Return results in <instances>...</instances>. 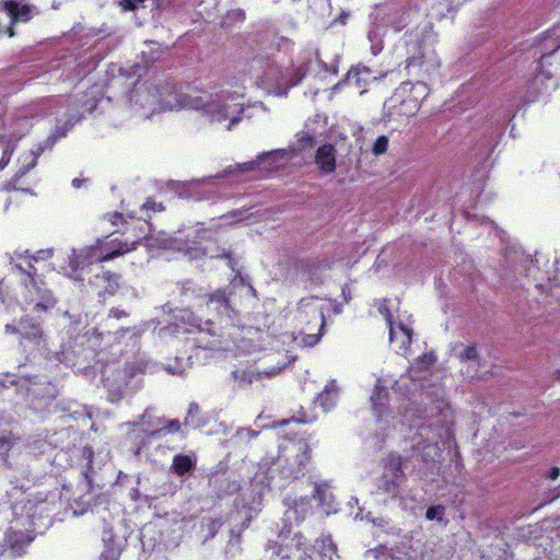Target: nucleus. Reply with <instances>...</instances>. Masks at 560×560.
<instances>
[{"label": "nucleus", "instance_id": "obj_30", "mask_svg": "<svg viewBox=\"0 0 560 560\" xmlns=\"http://www.w3.org/2000/svg\"><path fill=\"white\" fill-rule=\"evenodd\" d=\"M180 428H182V425H180L179 420L173 419V420L167 421V423L165 425H163L162 428L152 432V434L154 435V434L174 433V432H178L180 430Z\"/></svg>", "mask_w": 560, "mask_h": 560}, {"label": "nucleus", "instance_id": "obj_6", "mask_svg": "<svg viewBox=\"0 0 560 560\" xmlns=\"http://www.w3.org/2000/svg\"><path fill=\"white\" fill-rule=\"evenodd\" d=\"M252 68L262 69V73L257 75L259 84L268 90H280L284 84V73L273 60L269 58H254Z\"/></svg>", "mask_w": 560, "mask_h": 560}, {"label": "nucleus", "instance_id": "obj_47", "mask_svg": "<svg viewBox=\"0 0 560 560\" xmlns=\"http://www.w3.org/2000/svg\"><path fill=\"white\" fill-rule=\"evenodd\" d=\"M250 520H252V517L249 516V517L246 518V521L243 522L242 529H244V528H246L248 526V524L250 523Z\"/></svg>", "mask_w": 560, "mask_h": 560}, {"label": "nucleus", "instance_id": "obj_33", "mask_svg": "<svg viewBox=\"0 0 560 560\" xmlns=\"http://www.w3.org/2000/svg\"><path fill=\"white\" fill-rule=\"evenodd\" d=\"M410 23V12L407 9H402V13L398 21L393 22V27L396 31H401Z\"/></svg>", "mask_w": 560, "mask_h": 560}, {"label": "nucleus", "instance_id": "obj_41", "mask_svg": "<svg viewBox=\"0 0 560 560\" xmlns=\"http://www.w3.org/2000/svg\"><path fill=\"white\" fill-rule=\"evenodd\" d=\"M559 475H560V469L558 467H552L548 471V478H550L551 480H556L559 477Z\"/></svg>", "mask_w": 560, "mask_h": 560}, {"label": "nucleus", "instance_id": "obj_26", "mask_svg": "<svg viewBox=\"0 0 560 560\" xmlns=\"http://www.w3.org/2000/svg\"><path fill=\"white\" fill-rule=\"evenodd\" d=\"M14 151H15V143L12 141H9L2 150V155L0 159V171L4 170L9 165Z\"/></svg>", "mask_w": 560, "mask_h": 560}, {"label": "nucleus", "instance_id": "obj_52", "mask_svg": "<svg viewBox=\"0 0 560 560\" xmlns=\"http://www.w3.org/2000/svg\"><path fill=\"white\" fill-rule=\"evenodd\" d=\"M558 378H560V373H559V376H558Z\"/></svg>", "mask_w": 560, "mask_h": 560}, {"label": "nucleus", "instance_id": "obj_10", "mask_svg": "<svg viewBox=\"0 0 560 560\" xmlns=\"http://www.w3.org/2000/svg\"><path fill=\"white\" fill-rule=\"evenodd\" d=\"M299 314L303 317H311L313 326L317 328V332H305L301 338L303 346L314 347L320 340L325 328V313L322 307L315 304H306L299 307Z\"/></svg>", "mask_w": 560, "mask_h": 560}, {"label": "nucleus", "instance_id": "obj_18", "mask_svg": "<svg viewBox=\"0 0 560 560\" xmlns=\"http://www.w3.org/2000/svg\"><path fill=\"white\" fill-rule=\"evenodd\" d=\"M389 301L384 299L380 305H378V312L380 314L385 318L386 320V324H387V327H388V336H389V341L390 342H394V339L396 338L397 336V331H396V328H395V323L393 322V314L390 312V308H389Z\"/></svg>", "mask_w": 560, "mask_h": 560}, {"label": "nucleus", "instance_id": "obj_38", "mask_svg": "<svg viewBox=\"0 0 560 560\" xmlns=\"http://www.w3.org/2000/svg\"><path fill=\"white\" fill-rule=\"evenodd\" d=\"M360 73H361V70L358 69V68H352L351 70L348 71L347 73V80L349 82H352L354 81L355 83H359L360 81Z\"/></svg>", "mask_w": 560, "mask_h": 560}, {"label": "nucleus", "instance_id": "obj_48", "mask_svg": "<svg viewBox=\"0 0 560 560\" xmlns=\"http://www.w3.org/2000/svg\"><path fill=\"white\" fill-rule=\"evenodd\" d=\"M163 103H164L166 106L171 107V108H172V107H174V105L172 104V102H171V101L165 100V101H163Z\"/></svg>", "mask_w": 560, "mask_h": 560}, {"label": "nucleus", "instance_id": "obj_17", "mask_svg": "<svg viewBox=\"0 0 560 560\" xmlns=\"http://www.w3.org/2000/svg\"><path fill=\"white\" fill-rule=\"evenodd\" d=\"M35 289L39 294V300L35 303L33 311L40 313L52 310L57 304V299L54 296L52 292L50 290H40L38 287Z\"/></svg>", "mask_w": 560, "mask_h": 560}, {"label": "nucleus", "instance_id": "obj_3", "mask_svg": "<svg viewBox=\"0 0 560 560\" xmlns=\"http://www.w3.org/2000/svg\"><path fill=\"white\" fill-rule=\"evenodd\" d=\"M382 471L375 478V493L385 497L387 500L401 498L407 476L402 468V457L396 452L388 453L381 463Z\"/></svg>", "mask_w": 560, "mask_h": 560}, {"label": "nucleus", "instance_id": "obj_51", "mask_svg": "<svg viewBox=\"0 0 560 560\" xmlns=\"http://www.w3.org/2000/svg\"><path fill=\"white\" fill-rule=\"evenodd\" d=\"M362 71H363V72H365V73H368V72H369V70H368L366 68H363V70H362Z\"/></svg>", "mask_w": 560, "mask_h": 560}, {"label": "nucleus", "instance_id": "obj_35", "mask_svg": "<svg viewBox=\"0 0 560 560\" xmlns=\"http://www.w3.org/2000/svg\"><path fill=\"white\" fill-rule=\"evenodd\" d=\"M313 418L312 417H308V416H303V417H292L291 419H285V420H282L280 422L281 425H285L288 423H290L291 421H294L296 423H303V424H306V423H311L313 422Z\"/></svg>", "mask_w": 560, "mask_h": 560}, {"label": "nucleus", "instance_id": "obj_25", "mask_svg": "<svg viewBox=\"0 0 560 560\" xmlns=\"http://www.w3.org/2000/svg\"><path fill=\"white\" fill-rule=\"evenodd\" d=\"M444 514H445V508L441 504L439 505H431L425 511V518L429 521L436 520L439 522H444Z\"/></svg>", "mask_w": 560, "mask_h": 560}, {"label": "nucleus", "instance_id": "obj_22", "mask_svg": "<svg viewBox=\"0 0 560 560\" xmlns=\"http://www.w3.org/2000/svg\"><path fill=\"white\" fill-rule=\"evenodd\" d=\"M395 328L397 331V336L394 339V342L398 341L400 349H407L412 341V329L404 325L402 323L395 325Z\"/></svg>", "mask_w": 560, "mask_h": 560}, {"label": "nucleus", "instance_id": "obj_5", "mask_svg": "<svg viewBox=\"0 0 560 560\" xmlns=\"http://www.w3.org/2000/svg\"><path fill=\"white\" fill-rule=\"evenodd\" d=\"M44 152V148L39 145L36 150H30L19 156V170L8 180H5L0 190L12 192L22 191L33 195L31 183H26L24 177L37 165L38 159Z\"/></svg>", "mask_w": 560, "mask_h": 560}, {"label": "nucleus", "instance_id": "obj_27", "mask_svg": "<svg viewBox=\"0 0 560 560\" xmlns=\"http://www.w3.org/2000/svg\"><path fill=\"white\" fill-rule=\"evenodd\" d=\"M272 152H264L257 155V159L255 161H249L244 164H242L241 171L242 172H250L254 171L259 164H261L267 158L271 156Z\"/></svg>", "mask_w": 560, "mask_h": 560}, {"label": "nucleus", "instance_id": "obj_21", "mask_svg": "<svg viewBox=\"0 0 560 560\" xmlns=\"http://www.w3.org/2000/svg\"><path fill=\"white\" fill-rule=\"evenodd\" d=\"M148 368V362L142 360H137L132 362H127L122 368V373L125 380H130L136 377L139 374H144Z\"/></svg>", "mask_w": 560, "mask_h": 560}, {"label": "nucleus", "instance_id": "obj_16", "mask_svg": "<svg viewBox=\"0 0 560 560\" xmlns=\"http://www.w3.org/2000/svg\"><path fill=\"white\" fill-rule=\"evenodd\" d=\"M196 467V460L192 459L189 455L186 454H176L173 457L172 462V470L179 477L185 476L186 474L194 470Z\"/></svg>", "mask_w": 560, "mask_h": 560}, {"label": "nucleus", "instance_id": "obj_43", "mask_svg": "<svg viewBox=\"0 0 560 560\" xmlns=\"http://www.w3.org/2000/svg\"><path fill=\"white\" fill-rule=\"evenodd\" d=\"M84 182H85V179L74 178V179H72V186L74 188H80Z\"/></svg>", "mask_w": 560, "mask_h": 560}, {"label": "nucleus", "instance_id": "obj_9", "mask_svg": "<svg viewBox=\"0 0 560 560\" xmlns=\"http://www.w3.org/2000/svg\"><path fill=\"white\" fill-rule=\"evenodd\" d=\"M230 295L231 292H228L225 289L214 291L208 296L206 304L200 307L199 312L212 317L213 322L221 316L232 317L234 310L230 303Z\"/></svg>", "mask_w": 560, "mask_h": 560}, {"label": "nucleus", "instance_id": "obj_12", "mask_svg": "<svg viewBox=\"0 0 560 560\" xmlns=\"http://www.w3.org/2000/svg\"><path fill=\"white\" fill-rule=\"evenodd\" d=\"M281 548H285L289 552L293 553L294 551H303L307 552L308 549V540L304 537L302 533H295L292 537L284 533L282 529L279 534Z\"/></svg>", "mask_w": 560, "mask_h": 560}, {"label": "nucleus", "instance_id": "obj_42", "mask_svg": "<svg viewBox=\"0 0 560 560\" xmlns=\"http://www.w3.org/2000/svg\"><path fill=\"white\" fill-rule=\"evenodd\" d=\"M5 332L8 334H20V325L16 327L14 325H5Z\"/></svg>", "mask_w": 560, "mask_h": 560}, {"label": "nucleus", "instance_id": "obj_40", "mask_svg": "<svg viewBox=\"0 0 560 560\" xmlns=\"http://www.w3.org/2000/svg\"><path fill=\"white\" fill-rule=\"evenodd\" d=\"M109 221L113 225H117V224L124 222V217L119 212H114V213L109 214Z\"/></svg>", "mask_w": 560, "mask_h": 560}, {"label": "nucleus", "instance_id": "obj_19", "mask_svg": "<svg viewBox=\"0 0 560 560\" xmlns=\"http://www.w3.org/2000/svg\"><path fill=\"white\" fill-rule=\"evenodd\" d=\"M175 105L179 107H191L196 109H205L207 107V102H205L201 97H191L186 94L177 95L175 93Z\"/></svg>", "mask_w": 560, "mask_h": 560}, {"label": "nucleus", "instance_id": "obj_28", "mask_svg": "<svg viewBox=\"0 0 560 560\" xmlns=\"http://www.w3.org/2000/svg\"><path fill=\"white\" fill-rule=\"evenodd\" d=\"M141 210L149 213L151 212H162L165 210V206L162 202H156L153 198H148L145 202L141 206ZM148 218L151 219V215L148 214Z\"/></svg>", "mask_w": 560, "mask_h": 560}, {"label": "nucleus", "instance_id": "obj_46", "mask_svg": "<svg viewBox=\"0 0 560 560\" xmlns=\"http://www.w3.org/2000/svg\"><path fill=\"white\" fill-rule=\"evenodd\" d=\"M278 372H279V370L272 369L270 372H265V373L267 374V376L271 377V376L277 375Z\"/></svg>", "mask_w": 560, "mask_h": 560}, {"label": "nucleus", "instance_id": "obj_14", "mask_svg": "<svg viewBox=\"0 0 560 560\" xmlns=\"http://www.w3.org/2000/svg\"><path fill=\"white\" fill-rule=\"evenodd\" d=\"M20 325V335L23 339L26 340H38L43 336V330L39 325L33 317L24 316L19 322Z\"/></svg>", "mask_w": 560, "mask_h": 560}, {"label": "nucleus", "instance_id": "obj_37", "mask_svg": "<svg viewBox=\"0 0 560 560\" xmlns=\"http://www.w3.org/2000/svg\"><path fill=\"white\" fill-rule=\"evenodd\" d=\"M435 361V355L433 353H423L418 358V362L423 364L425 368L432 365Z\"/></svg>", "mask_w": 560, "mask_h": 560}, {"label": "nucleus", "instance_id": "obj_36", "mask_svg": "<svg viewBox=\"0 0 560 560\" xmlns=\"http://www.w3.org/2000/svg\"><path fill=\"white\" fill-rule=\"evenodd\" d=\"M147 0H122L121 5L126 11H133L139 4L144 3Z\"/></svg>", "mask_w": 560, "mask_h": 560}, {"label": "nucleus", "instance_id": "obj_20", "mask_svg": "<svg viewBox=\"0 0 560 560\" xmlns=\"http://www.w3.org/2000/svg\"><path fill=\"white\" fill-rule=\"evenodd\" d=\"M24 264H16L14 267L21 273L27 276L30 278V282L34 288H37V270L34 267V262L31 258H27L25 255L22 256Z\"/></svg>", "mask_w": 560, "mask_h": 560}, {"label": "nucleus", "instance_id": "obj_2", "mask_svg": "<svg viewBox=\"0 0 560 560\" xmlns=\"http://www.w3.org/2000/svg\"><path fill=\"white\" fill-rule=\"evenodd\" d=\"M311 459L312 450L305 441L292 442L281 448L273 464L275 470L282 480L292 482L305 476Z\"/></svg>", "mask_w": 560, "mask_h": 560}, {"label": "nucleus", "instance_id": "obj_23", "mask_svg": "<svg viewBox=\"0 0 560 560\" xmlns=\"http://www.w3.org/2000/svg\"><path fill=\"white\" fill-rule=\"evenodd\" d=\"M122 549L119 545L109 541L105 545L104 550L101 553L102 560H119Z\"/></svg>", "mask_w": 560, "mask_h": 560}, {"label": "nucleus", "instance_id": "obj_24", "mask_svg": "<svg viewBox=\"0 0 560 560\" xmlns=\"http://www.w3.org/2000/svg\"><path fill=\"white\" fill-rule=\"evenodd\" d=\"M424 63V54L421 49V46H418V51L413 56H410L406 59L405 69L410 73L411 68H421Z\"/></svg>", "mask_w": 560, "mask_h": 560}, {"label": "nucleus", "instance_id": "obj_8", "mask_svg": "<svg viewBox=\"0 0 560 560\" xmlns=\"http://www.w3.org/2000/svg\"><path fill=\"white\" fill-rule=\"evenodd\" d=\"M90 291L102 302L114 296L119 289V275L102 269L89 279Z\"/></svg>", "mask_w": 560, "mask_h": 560}, {"label": "nucleus", "instance_id": "obj_29", "mask_svg": "<svg viewBox=\"0 0 560 560\" xmlns=\"http://www.w3.org/2000/svg\"><path fill=\"white\" fill-rule=\"evenodd\" d=\"M388 148V138L386 136H380L376 138L372 145V153L376 156L384 154Z\"/></svg>", "mask_w": 560, "mask_h": 560}, {"label": "nucleus", "instance_id": "obj_39", "mask_svg": "<svg viewBox=\"0 0 560 560\" xmlns=\"http://www.w3.org/2000/svg\"><path fill=\"white\" fill-rule=\"evenodd\" d=\"M109 317H114L116 319H121V318H125L128 316V313L124 310H119V308H116V307H113L110 311H109V314H108Z\"/></svg>", "mask_w": 560, "mask_h": 560}, {"label": "nucleus", "instance_id": "obj_11", "mask_svg": "<svg viewBox=\"0 0 560 560\" xmlns=\"http://www.w3.org/2000/svg\"><path fill=\"white\" fill-rule=\"evenodd\" d=\"M315 163L324 174H331L336 170V150L332 144L318 147L315 153Z\"/></svg>", "mask_w": 560, "mask_h": 560}, {"label": "nucleus", "instance_id": "obj_13", "mask_svg": "<svg viewBox=\"0 0 560 560\" xmlns=\"http://www.w3.org/2000/svg\"><path fill=\"white\" fill-rule=\"evenodd\" d=\"M187 324L198 330H206L210 335H214L213 318L206 316L205 313L195 314L190 311H185L182 317Z\"/></svg>", "mask_w": 560, "mask_h": 560}, {"label": "nucleus", "instance_id": "obj_1", "mask_svg": "<svg viewBox=\"0 0 560 560\" xmlns=\"http://www.w3.org/2000/svg\"><path fill=\"white\" fill-rule=\"evenodd\" d=\"M558 88H560V45L542 54L536 61L534 75L525 85L522 102L524 105L547 102Z\"/></svg>", "mask_w": 560, "mask_h": 560}, {"label": "nucleus", "instance_id": "obj_31", "mask_svg": "<svg viewBox=\"0 0 560 560\" xmlns=\"http://www.w3.org/2000/svg\"><path fill=\"white\" fill-rule=\"evenodd\" d=\"M316 138L310 133H303L298 138V147L300 150H307L314 148Z\"/></svg>", "mask_w": 560, "mask_h": 560}, {"label": "nucleus", "instance_id": "obj_44", "mask_svg": "<svg viewBox=\"0 0 560 560\" xmlns=\"http://www.w3.org/2000/svg\"><path fill=\"white\" fill-rule=\"evenodd\" d=\"M329 395H330V392L327 388H325V390L319 396V398L322 400V405H325V401Z\"/></svg>", "mask_w": 560, "mask_h": 560}, {"label": "nucleus", "instance_id": "obj_49", "mask_svg": "<svg viewBox=\"0 0 560 560\" xmlns=\"http://www.w3.org/2000/svg\"><path fill=\"white\" fill-rule=\"evenodd\" d=\"M129 232V228H127L125 231L121 232L122 235L127 234Z\"/></svg>", "mask_w": 560, "mask_h": 560}, {"label": "nucleus", "instance_id": "obj_4", "mask_svg": "<svg viewBox=\"0 0 560 560\" xmlns=\"http://www.w3.org/2000/svg\"><path fill=\"white\" fill-rule=\"evenodd\" d=\"M133 231L135 238L132 240L129 237H126L124 241L118 238L107 240L110 235L105 240H97L96 243L89 248L86 257L91 262H104L135 250L141 241L148 236L150 229L145 231L143 226H140L139 231H137L136 228Z\"/></svg>", "mask_w": 560, "mask_h": 560}, {"label": "nucleus", "instance_id": "obj_32", "mask_svg": "<svg viewBox=\"0 0 560 560\" xmlns=\"http://www.w3.org/2000/svg\"><path fill=\"white\" fill-rule=\"evenodd\" d=\"M459 360L462 362L479 360L477 348L474 345L467 346L459 354Z\"/></svg>", "mask_w": 560, "mask_h": 560}, {"label": "nucleus", "instance_id": "obj_50", "mask_svg": "<svg viewBox=\"0 0 560 560\" xmlns=\"http://www.w3.org/2000/svg\"><path fill=\"white\" fill-rule=\"evenodd\" d=\"M224 257L229 258L230 260H232L231 258V254H224Z\"/></svg>", "mask_w": 560, "mask_h": 560}, {"label": "nucleus", "instance_id": "obj_45", "mask_svg": "<svg viewBox=\"0 0 560 560\" xmlns=\"http://www.w3.org/2000/svg\"><path fill=\"white\" fill-rule=\"evenodd\" d=\"M96 105H97V100H94V101L90 104V106H86V105H84V106H85V108H86L89 112H92L93 109H95Z\"/></svg>", "mask_w": 560, "mask_h": 560}, {"label": "nucleus", "instance_id": "obj_34", "mask_svg": "<svg viewBox=\"0 0 560 560\" xmlns=\"http://www.w3.org/2000/svg\"><path fill=\"white\" fill-rule=\"evenodd\" d=\"M24 255L27 258H31L33 262H37L39 260H44V259L51 257L52 252L51 250H38L36 254H30L28 250H25Z\"/></svg>", "mask_w": 560, "mask_h": 560}, {"label": "nucleus", "instance_id": "obj_7", "mask_svg": "<svg viewBox=\"0 0 560 560\" xmlns=\"http://www.w3.org/2000/svg\"><path fill=\"white\" fill-rule=\"evenodd\" d=\"M3 13L9 18V24L5 26L8 37L15 35L14 26L18 23H26L33 18L32 5L16 0H2L0 2V14Z\"/></svg>", "mask_w": 560, "mask_h": 560}, {"label": "nucleus", "instance_id": "obj_15", "mask_svg": "<svg viewBox=\"0 0 560 560\" xmlns=\"http://www.w3.org/2000/svg\"><path fill=\"white\" fill-rule=\"evenodd\" d=\"M388 397L389 394L385 387L375 385L370 399L377 417H381L386 411Z\"/></svg>", "mask_w": 560, "mask_h": 560}]
</instances>
